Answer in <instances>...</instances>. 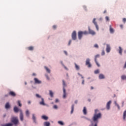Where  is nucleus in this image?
<instances>
[{"label": "nucleus", "instance_id": "nucleus-5", "mask_svg": "<svg viewBox=\"0 0 126 126\" xmlns=\"http://www.w3.org/2000/svg\"><path fill=\"white\" fill-rule=\"evenodd\" d=\"M32 120L34 124H37V120H36V116H35V114H32Z\"/></svg>", "mask_w": 126, "mask_h": 126}, {"label": "nucleus", "instance_id": "nucleus-15", "mask_svg": "<svg viewBox=\"0 0 126 126\" xmlns=\"http://www.w3.org/2000/svg\"><path fill=\"white\" fill-rule=\"evenodd\" d=\"M112 103V101L110 100L109 102H107L106 104V109L107 110H110V106H111V104Z\"/></svg>", "mask_w": 126, "mask_h": 126}, {"label": "nucleus", "instance_id": "nucleus-30", "mask_svg": "<svg viewBox=\"0 0 126 126\" xmlns=\"http://www.w3.org/2000/svg\"><path fill=\"white\" fill-rule=\"evenodd\" d=\"M97 124L94 123V122H91V124L89 126H97Z\"/></svg>", "mask_w": 126, "mask_h": 126}, {"label": "nucleus", "instance_id": "nucleus-53", "mask_svg": "<svg viewBox=\"0 0 126 126\" xmlns=\"http://www.w3.org/2000/svg\"><path fill=\"white\" fill-rule=\"evenodd\" d=\"M58 102H59V99H56L55 100V102L56 103H58Z\"/></svg>", "mask_w": 126, "mask_h": 126}, {"label": "nucleus", "instance_id": "nucleus-41", "mask_svg": "<svg viewBox=\"0 0 126 126\" xmlns=\"http://www.w3.org/2000/svg\"><path fill=\"white\" fill-rule=\"evenodd\" d=\"M99 57H100V55H99V54L96 55L95 56V60H97V58H99Z\"/></svg>", "mask_w": 126, "mask_h": 126}, {"label": "nucleus", "instance_id": "nucleus-58", "mask_svg": "<svg viewBox=\"0 0 126 126\" xmlns=\"http://www.w3.org/2000/svg\"><path fill=\"white\" fill-rule=\"evenodd\" d=\"M82 84H84V80H83L82 82Z\"/></svg>", "mask_w": 126, "mask_h": 126}, {"label": "nucleus", "instance_id": "nucleus-54", "mask_svg": "<svg viewBox=\"0 0 126 126\" xmlns=\"http://www.w3.org/2000/svg\"><path fill=\"white\" fill-rule=\"evenodd\" d=\"M64 66V68H65V69H66V70H68V69H67V68L66 67V66H64H64Z\"/></svg>", "mask_w": 126, "mask_h": 126}, {"label": "nucleus", "instance_id": "nucleus-48", "mask_svg": "<svg viewBox=\"0 0 126 126\" xmlns=\"http://www.w3.org/2000/svg\"><path fill=\"white\" fill-rule=\"evenodd\" d=\"M53 29H56V28H57V26H56V25L53 26Z\"/></svg>", "mask_w": 126, "mask_h": 126}, {"label": "nucleus", "instance_id": "nucleus-61", "mask_svg": "<svg viewBox=\"0 0 126 126\" xmlns=\"http://www.w3.org/2000/svg\"><path fill=\"white\" fill-rule=\"evenodd\" d=\"M120 27L121 28L123 29V25H120Z\"/></svg>", "mask_w": 126, "mask_h": 126}, {"label": "nucleus", "instance_id": "nucleus-49", "mask_svg": "<svg viewBox=\"0 0 126 126\" xmlns=\"http://www.w3.org/2000/svg\"><path fill=\"white\" fill-rule=\"evenodd\" d=\"M70 44H71V40H70L69 41V42H68V45L69 46V45H70Z\"/></svg>", "mask_w": 126, "mask_h": 126}, {"label": "nucleus", "instance_id": "nucleus-50", "mask_svg": "<svg viewBox=\"0 0 126 126\" xmlns=\"http://www.w3.org/2000/svg\"><path fill=\"white\" fill-rule=\"evenodd\" d=\"M64 53L65 55H66V56H67V52L66 51H64Z\"/></svg>", "mask_w": 126, "mask_h": 126}, {"label": "nucleus", "instance_id": "nucleus-10", "mask_svg": "<svg viewBox=\"0 0 126 126\" xmlns=\"http://www.w3.org/2000/svg\"><path fill=\"white\" fill-rule=\"evenodd\" d=\"M34 80L35 84H41L42 83V81L39 80L37 78H34Z\"/></svg>", "mask_w": 126, "mask_h": 126}, {"label": "nucleus", "instance_id": "nucleus-9", "mask_svg": "<svg viewBox=\"0 0 126 126\" xmlns=\"http://www.w3.org/2000/svg\"><path fill=\"white\" fill-rule=\"evenodd\" d=\"M40 100L41 101L39 102L40 105H41L42 106H46V103H45V99H44L43 98H41Z\"/></svg>", "mask_w": 126, "mask_h": 126}, {"label": "nucleus", "instance_id": "nucleus-7", "mask_svg": "<svg viewBox=\"0 0 126 126\" xmlns=\"http://www.w3.org/2000/svg\"><path fill=\"white\" fill-rule=\"evenodd\" d=\"M14 112H15V113H17L18 112H20V113H21V112H22V110H21V109H19V108L16 106H15L14 107Z\"/></svg>", "mask_w": 126, "mask_h": 126}, {"label": "nucleus", "instance_id": "nucleus-13", "mask_svg": "<svg viewBox=\"0 0 126 126\" xmlns=\"http://www.w3.org/2000/svg\"><path fill=\"white\" fill-rule=\"evenodd\" d=\"M82 35H83V32H78V38L79 40H81V38H82Z\"/></svg>", "mask_w": 126, "mask_h": 126}, {"label": "nucleus", "instance_id": "nucleus-32", "mask_svg": "<svg viewBox=\"0 0 126 126\" xmlns=\"http://www.w3.org/2000/svg\"><path fill=\"white\" fill-rule=\"evenodd\" d=\"M35 96H36V98H40V99H41L42 98H43V97H42V96H41L40 94H35Z\"/></svg>", "mask_w": 126, "mask_h": 126}, {"label": "nucleus", "instance_id": "nucleus-14", "mask_svg": "<svg viewBox=\"0 0 126 126\" xmlns=\"http://www.w3.org/2000/svg\"><path fill=\"white\" fill-rule=\"evenodd\" d=\"M106 53H110V52H111V47H110V45L106 44Z\"/></svg>", "mask_w": 126, "mask_h": 126}, {"label": "nucleus", "instance_id": "nucleus-33", "mask_svg": "<svg viewBox=\"0 0 126 126\" xmlns=\"http://www.w3.org/2000/svg\"><path fill=\"white\" fill-rule=\"evenodd\" d=\"M110 32L111 34H113L114 33V29L112 28V27H110Z\"/></svg>", "mask_w": 126, "mask_h": 126}, {"label": "nucleus", "instance_id": "nucleus-47", "mask_svg": "<svg viewBox=\"0 0 126 126\" xmlns=\"http://www.w3.org/2000/svg\"><path fill=\"white\" fill-rule=\"evenodd\" d=\"M83 34H84L85 35H86L87 34H88V32H83Z\"/></svg>", "mask_w": 126, "mask_h": 126}, {"label": "nucleus", "instance_id": "nucleus-28", "mask_svg": "<svg viewBox=\"0 0 126 126\" xmlns=\"http://www.w3.org/2000/svg\"><path fill=\"white\" fill-rule=\"evenodd\" d=\"M119 52L120 55H121L122 56V53H123V49H122V47H121V46H119Z\"/></svg>", "mask_w": 126, "mask_h": 126}, {"label": "nucleus", "instance_id": "nucleus-59", "mask_svg": "<svg viewBox=\"0 0 126 126\" xmlns=\"http://www.w3.org/2000/svg\"><path fill=\"white\" fill-rule=\"evenodd\" d=\"M83 7H84V9H85V10H86V7L85 6H84Z\"/></svg>", "mask_w": 126, "mask_h": 126}, {"label": "nucleus", "instance_id": "nucleus-34", "mask_svg": "<svg viewBox=\"0 0 126 126\" xmlns=\"http://www.w3.org/2000/svg\"><path fill=\"white\" fill-rule=\"evenodd\" d=\"M94 74H98V73H99L100 72V70L99 69H97V70H95L94 71Z\"/></svg>", "mask_w": 126, "mask_h": 126}, {"label": "nucleus", "instance_id": "nucleus-4", "mask_svg": "<svg viewBox=\"0 0 126 126\" xmlns=\"http://www.w3.org/2000/svg\"><path fill=\"white\" fill-rule=\"evenodd\" d=\"M93 23L95 25L97 31H99V27L98 24H97V22H96V18H94L93 20Z\"/></svg>", "mask_w": 126, "mask_h": 126}, {"label": "nucleus", "instance_id": "nucleus-19", "mask_svg": "<svg viewBox=\"0 0 126 126\" xmlns=\"http://www.w3.org/2000/svg\"><path fill=\"white\" fill-rule=\"evenodd\" d=\"M9 94V95H11V96H12L13 97L15 96L16 95V94H15V93L13 92H10Z\"/></svg>", "mask_w": 126, "mask_h": 126}, {"label": "nucleus", "instance_id": "nucleus-55", "mask_svg": "<svg viewBox=\"0 0 126 126\" xmlns=\"http://www.w3.org/2000/svg\"><path fill=\"white\" fill-rule=\"evenodd\" d=\"M77 103H78V101L75 100V104H77Z\"/></svg>", "mask_w": 126, "mask_h": 126}, {"label": "nucleus", "instance_id": "nucleus-36", "mask_svg": "<svg viewBox=\"0 0 126 126\" xmlns=\"http://www.w3.org/2000/svg\"><path fill=\"white\" fill-rule=\"evenodd\" d=\"M58 123L59 124V125H61V126H63V125H64V124H63V122L62 121H58Z\"/></svg>", "mask_w": 126, "mask_h": 126}, {"label": "nucleus", "instance_id": "nucleus-62", "mask_svg": "<svg viewBox=\"0 0 126 126\" xmlns=\"http://www.w3.org/2000/svg\"><path fill=\"white\" fill-rule=\"evenodd\" d=\"M124 101H123V102H122V107H124Z\"/></svg>", "mask_w": 126, "mask_h": 126}, {"label": "nucleus", "instance_id": "nucleus-46", "mask_svg": "<svg viewBox=\"0 0 126 126\" xmlns=\"http://www.w3.org/2000/svg\"><path fill=\"white\" fill-rule=\"evenodd\" d=\"M94 48H98V44H95L94 45Z\"/></svg>", "mask_w": 126, "mask_h": 126}, {"label": "nucleus", "instance_id": "nucleus-63", "mask_svg": "<svg viewBox=\"0 0 126 126\" xmlns=\"http://www.w3.org/2000/svg\"><path fill=\"white\" fill-rule=\"evenodd\" d=\"M99 20H100V21L102 20V18H99Z\"/></svg>", "mask_w": 126, "mask_h": 126}, {"label": "nucleus", "instance_id": "nucleus-37", "mask_svg": "<svg viewBox=\"0 0 126 126\" xmlns=\"http://www.w3.org/2000/svg\"><path fill=\"white\" fill-rule=\"evenodd\" d=\"M121 78H122V79H123V80H125V79H126V76L122 75V76H121Z\"/></svg>", "mask_w": 126, "mask_h": 126}, {"label": "nucleus", "instance_id": "nucleus-12", "mask_svg": "<svg viewBox=\"0 0 126 126\" xmlns=\"http://www.w3.org/2000/svg\"><path fill=\"white\" fill-rule=\"evenodd\" d=\"M89 34H91V35H95L96 34V32H95L91 29H90V28H89Z\"/></svg>", "mask_w": 126, "mask_h": 126}, {"label": "nucleus", "instance_id": "nucleus-64", "mask_svg": "<svg viewBox=\"0 0 126 126\" xmlns=\"http://www.w3.org/2000/svg\"><path fill=\"white\" fill-rule=\"evenodd\" d=\"M94 88H93V87H91V89H94Z\"/></svg>", "mask_w": 126, "mask_h": 126}, {"label": "nucleus", "instance_id": "nucleus-31", "mask_svg": "<svg viewBox=\"0 0 126 126\" xmlns=\"http://www.w3.org/2000/svg\"><path fill=\"white\" fill-rule=\"evenodd\" d=\"M73 111H74V104H73L71 106V114H72V113H73Z\"/></svg>", "mask_w": 126, "mask_h": 126}, {"label": "nucleus", "instance_id": "nucleus-42", "mask_svg": "<svg viewBox=\"0 0 126 126\" xmlns=\"http://www.w3.org/2000/svg\"><path fill=\"white\" fill-rule=\"evenodd\" d=\"M45 76L48 80L50 79V77H49V76H48V75H45Z\"/></svg>", "mask_w": 126, "mask_h": 126}, {"label": "nucleus", "instance_id": "nucleus-38", "mask_svg": "<svg viewBox=\"0 0 126 126\" xmlns=\"http://www.w3.org/2000/svg\"><path fill=\"white\" fill-rule=\"evenodd\" d=\"M33 49V48L32 46H30L28 48V49L29 50V51H32Z\"/></svg>", "mask_w": 126, "mask_h": 126}, {"label": "nucleus", "instance_id": "nucleus-3", "mask_svg": "<svg viewBox=\"0 0 126 126\" xmlns=\"http://www.w3.org/2000/svg\"><path fill=\"white\" fill-rule=\"evenodd\" d=\"M11 122L14 125H15V126L18 125V123H19V121L18 120V118H17V117H12L11 119Z\"/></svg>", "mask_w": 126, "mask_h": 126}, {"label": "nucleus", "instance_id": "nucleus-17", "mask_svg": "<svg viewBox=\"0 0 126 126\" xmlns=\"http://www.w3.org/2000/svg\"><path fill=\"white\" fill-rule=\"evenodd\" d=\"M43 125L44 126H50L51 123H50L49 122H45L43 123Z\"/></svg>", "mask_w": 126, "mask_h": 126}, {"label": "nucleus", "instance_id": "nucleus-11", "mask_svg": "<svg viewBox=\"0 0 126 126\" xmlns=\"http://www.w3.org/2000/svg\"><path fill=\"white\" fill-rule=\"evenodd\" d=\"M20 121H21V122H23V121L24 120V116L23 115V112L22 111H21V113L20 114Z\"/></svg>", "mask_w": 126, "mask_h": 126}, {"label": "nucleus", "instance_id": "nucleus-21", "mask_svg": "<svg viewBox=\"0 0 126 126\" xmlns=\"http://www.w3.org/2000/svg\"><path fill=\"white\" fill-rule=\"evenodd\" d=\"M126 110H125L123 113V120L124 121H126Z\"/></svg>", "mask_w": 126, "mask_h": 126}, {"label": "nucleus", "instance_id": "nucleus-60", "mask_svg": "<svg viewBox=\"0 0 126 126\" xmlns=\"http://www.w3.org/2000/svg\"><path fill=\"white\" fill-rule=\"evenodd\" d=\"M28 104H31V101H28Z\"/></svg>", "mask_w": 126, "mask_h": 126}, {"label": "nucleus", "instance_id": "nucleus-22", "mask_svg": "<svg viewBox=\"0 0 126 126\" xmlns=\"http://www.w3.org/2000/svg\"><path fill=\"white\" fill-rule=\"evenodd\" d=\"M83 112L84 113V114L87 115V110H86V107H84Z\"/></svg>", "mask_w": 126, "mask_h": 126}, {"label": "nucleus", "instance_id": "nucleus-20", "mask_svg": "<svg viewBox=\"0 0 126 126\" xmlns=\"http://www.w3.org/2000/svg\"><path fill=\"white\" fill-rule=\"evenodd\" d=\"M114 104L116 106V107H117L118 110H120L121 108L120 107V105L118 104V103H117V101H114Z\"/></svg>", "mask_w": 126, "mask_h": 126}, {"label": "nucleus", "instance_id": "nucleus-39", "mask_svg": "<svg viewBox=\"0 0 126 126\" xmlns=\"http://www.w3.org/2000/svg\"><path fill=\"white\" fill-rule=\"evenodd\" d=\"M78 75H79V76H81V78H82V79H83V78H84V77H83V76H82V75H81L80 73H78Z\"/></svg>", "mask_w": 126, "mask_h": 126}, {"label": "nucleus", "instance_id": "nucleus-40", "mask_svg": "<svg viewBox=\"0 0 126 126\" xmlns=\"http://www.w3.org/2000/svg\"><path fill=\"white\" fill-rule=\"evenodd\" d=\"M101 56H105V51L104 50L102 51Z\"/></svg>", "mask_w": 126, "mask_h": 126}, {"label": "nucleus", "instance_id": "nucleus-6", "mask_svg": "<svg viewBox=\"0 0 126 126\" xmlns=\"http://www.w3.org/2000/svg\"><path fill=\"white\" fill-rule=\"evenodd\" d=\"M72 40H76V32L75 31H73L72 33Z\"/></svg>", "mask_w": 126, "mask_h": 126}, {"label": "nucleus", "instance_id": "nucleus-35", "mask_svg": "<svg viewBox=\"0 0 126 126\" xmlns=\"http://www.w3.org/2000/svg\"><path fill=\"white\" fill-rule=\"evenodd\" d=\"M94 62L96 64V65H97V66H100V64H99V63H98V62H97V60L96 59H94Z\"/></svg>", "mask_w": 126, "mask_h": 126}, {"label": "nucleus", "instance_id": "nucleus-52", "mask_svg": "<svg viewBox=\"0 0 126 126\" xmlns=\"http://www.w3.org/2000/svg\"><path fill=\"white\" fill-rule=\"evenodd\" d=\"M85 119H86V120H87V121H90V119H89V118H85Z\"/></svg>", "mask_w": 126, "mask_h": 126}, {"label": "nucleus", "instance_id": "nucleus-57", "mask_svg": "<svg viewBox=\"0 0 126 126\" xmlns=\"http://www.w3.org/2000/svg\"><path fill=\"white\" fill-rule=\"evenodd\" d=\"M5 117H6V114H4L3 116V118H5Z\"/></svg>", "mask_w": 126, "mask_h": 126}, {"label": "nucleus", "instance_id": "nucleus-18", "mask_svg": "<svg viewBox=\"0 0 126 126\" xmlns=\"http://www.w3.org/2000/svg\"><path fill=\"white\" fill-rule=\"evenodd\" d=\"M74 64L76 70H79L80 69V67L79 65H77L76 63H75Z\"/></svg>", "mask_w": 126, "mask_h": 126}, {"label": "nucleus", "instance_id": "nucleus-23", "mask_svg": "<svg viewBox=\"0 0 126 126\" xmlns=\"http://www.w3.org/2000/svg\"><path fill=\"white\" fill-rule=\"evenodd\" d=\"M104 78H105V76H104V75L100 74L99 75V79H104Z\"/></svg>", "mask_w": 126, "mask_h": 126}, {"label": "nucleus", "instance_id": "nucleus-2", "mask_svg": "<svg viewBox=\"0 0 126 126\" xmlns=\"http://www.w3.org/2000/svg\"><path fill=\"white\" fill-rule=\"evenodd\" d=\"M62 82L63 86V98L64 99L66 98V91H65V87H67V85L64 81V80H63Z\"/></svg>", "mask_w": 126, "mask_h": 126}, {"label": "nucleus", "instance_id": "nucleus-8", "mask_svg": "<svg viewBox=\"0 0 126 126\" xmlns=\"http://www.w3.org/2000/svg\"><path fill=\"white\" fill-rule=\"evenodd\" d=\"M86 65H88V67H91V64L90 63V59L88 58L86 61Z\"/></svg>", "mask_w": 126, "mask_h": 126}, {"label": "nucleus", "instance_id": "nucleus-43", "mask_svg": "<svg viewBox=\"0 0 126 126\" xmlns=\"http://www.w3.org/2000/svg\"><path fill=\"white\" fill-rule=\"evenodd\" d=\"M54 109H58V106L57 105H55L53 106Z\"/></svg>", "mask_w": 126, "mask_h": 126}, {"label": "nucleus", "instance_id": "nucleus-24", "mask_svg": "<svg viewBox=\"0 0 126 126\" xmlns=\"http://www.w3.org/2000/svg\"><path fill=\"white\" fill-rule=\"evenodd\" d=\"M44 68L46 69L48 73H51V70H50V69H49L47 66H44Z\"/></svg>", "mask_w": 126, "mask_h": 126}, {"label": "nucleus", "instance_id": "nucleus-26", "mask_svg": "<svg viewBox=\"0 0 126 126\" xmlns=\"http://www.w3.org/2000/svg\"><path fill=\"white\" fill-rule=\"evenodd\" d=\"M17 103L19 107H22V104H21V101L20 100H18Z\"/></svg>", "mask_w": 126, "mask_h": 126}, {"label": "nucleus", "instance_id": "nucleus-56", "mask_svg": "<svg viewBox=\"0 0 126 126\" xmlns=\"http://www.w3.org/2000/svg\"><path fill=\"white\" fill-rule=\"evenodd\" d=\"M35 75H36V74H35V73H33L32 74V76H35Z\"/></svg>", "mask_w": 126, "mask_h": 126}, {"label": "nucleus", "instance_id": "nucleus-29", "mask_svg": "<svg viewBox=\"0 0 126 126\" xmlns=\"http://www.w3.org/2000/svg\"><path fill=\"white\" fill-rule=\"evenodd\" d=\"M49 94L50 95V97H54V93H53V91L50 90Z\"/></svg>", "mask_w": 126, "mask_h": 126}, {"label": "nucleus", "instance_id": "nucleus-1", "mask_svg": "<svg viewBox=\"0 0 126 126\" xmlns=\"http://www.w3.org/2000/svg\"><path fill=\"white\" fill-rule=\"evenodd\" d=\"M98 112H99L98 109H95L94 110V114L92 119L93 122H92V123L97 125L99 123V120L102 118V114H101V113H97Z\"/></svg>", "mask_w": 126, "mask_h": 126}, {"label": "nucleus", "instance_id": "nucleus-25", "mask_svg": "<svg viewBox=\"0 0 126 126\" xmlns=\"http://www.w3.org/2000/svg\"><path fill=\"white\" fill-rule=\"evenodd\" d=\"M26 115L28 118H29V116H30V113L29 112V110H26Z\"/></svg>", "mask_w": 126, "mask_h": 126}, {"label": "nucleus", "instance_id": "nucleus-27", "mask_svg": "<svg viewBox=\"0 0 126 126\" xmlns=\"http://www.w3.org/2000/svg\"><path fill=\"white\" fill-rule=\"evenodd\" d=\"M9 108H10V105H9V103L7 102L5 104V108L9 109Z\"/></svg>", "mask_w": 126, "mask_h": 126}, {"label": "nucleus", "instance_id": "nucleus-16", "mask_svg": "<svg viewBox=\"0 0 126 126\" xmlns=\"http://www.w3.org/2000/svg\"><path fill=\"white\" fill-rule=\"evenodd\" d=\"M41 119H42V120H44V121H48V120H49V117L46 115H43L41 116Z\"/></svg>", "mask_w": 126, "mask_h": 126}, {"label": "nucleus", "instance_id": "nucleus-45", "mask_svg": "<svg viewBox=\"0 0 126 126\" xmlns=\"http://www.w3.org/2000/svg\"><path fill=\"white\" fill-rule=\"evenodd\" d=\"M105 19H106V21H109V17L106 16L105 17Z\"/></svg>", "mask_w": 126, "mask_h": 126}, {"label": "nucleus", "instance_id": "nucleus-44", "mask_svg": "<svg viewBox=\"0 0 126 126\" xmlns=\"http://www.w3.org/2000/svg\"><path fill=\"white\" fill-rule=\"evenodd\" d=\"M123 21L124 23H126V18H123Z\"/></svg>", "mask_w": 126, "mask_h": 126}, {"label": "nucleus", "instance_id": "nucleus-51", "mask_svg": "<svg viewBox=\"0 0 126 126\" xmlns=\"http://www.w3.org/2000/svg\"><path fill=\"white\" fill-rule=\"evenodd\" d=\"M61 63L63 66H64V64H63V61H61Z\"/></svg>", "mask_w": 126, "mask_h": 126}]
</instances>
